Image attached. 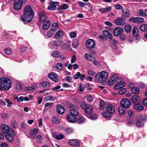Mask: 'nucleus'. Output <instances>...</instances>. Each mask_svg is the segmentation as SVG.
Instances as JSON below:
<instances>
[{"instance_id": "nucleus-1", "label": "nucleus", "mask_w": 147, "mask_h": 147, "mask_svg": "<svg viewBox=\"0 0 147 147\" xmlns=\"http://www.w3.org/2000/svg\"><path fill=\"white\" fill-rule=\"evenodd\" d=\"M34 16V13L31 7L28 5L25 7L23 11V14L21 16L22 20L24 24L30 22Z\"/></svg>"}, {"instance_id": "nucleus-2", "label": "nucleus", "mask_w": 147, "mask_h": 147, "mask_svg": "<svg viewBox=\"0 0 147 147\" xmlns=\"http://www.w3.org/2000/svg\"><path fill=\"white\" fill-rule=\"evenodd\" d=\"M12 82L9 78L2 77L0 78V86L6 90H9L11 87Z\"/></svg>"}, {"instance_id": "nucleus-3", "label": "nucleus", "mask_w": 147, "mask_h": 147, "mask_svg": "<svg viewBox=\"0 0 147 147\" xmlns=\"http://www.w3.org/2000/svg\"><path fill=\"white\" fill-rule=\"evenodd\" d=\"M107 113L105 112H102V115L105 117H109L111 115L114 113L115 107L114 106L111 104H109L108 105L106 108Z\"/></svg>"}, {"instance_id": "nucleus-4", "label": "nucleus", "mask_w": 147, "mask_h": 147, "mask_svg": "<svg viewBox=\"0 0 147 147\" xmlns=\"http://www.w3.org/2000/svg\"><path fill=\"white\" fill-rule=\"evenodd\" d=\"M1 128L2 132L5 135L13 131L11 127L4 124L1 125Z\"/></svg>"}, {"instance_id": "nucleus-5", "label": "nucleus", "mask_w": 147, "mask_h": 147, "mask_svg": "<svg viewBox=\"0 0 147 147\" xmlns=\"http://www.w3.org/2000/svg\"><path fill=\"white\" fill-rule=\"evenodd\" d=\"M62 41L60 40L51 41L48 45L51 49H56L62 44Z\"/></svg>"}, {"instance_id": "nucleus-6", "label": "nucleus", "mask_w": 147, "mask_h": 147, "mask_svg": "<svg viewBox=\"0 0 147 147\" xmlns=\"http://www.w3.org/2000/svg\"><path fill=\"white\" fill-rule=\"evenodd\" d=\"M23 4L22 0H15L13 3V8L16 10H20Z\"/></svg>"}, {"instance_id": "nucleus-7", "label": "nucleus", "mask_w": 147, "mask_h": 147, "mask_svg": "<svg viewBox=\"0 0 147 147\" xmlns=\"http://www.w3.org/2000/svg\"><path fill=\"white\" fill-rule=\"evenodd\" d=\"M120 104L122 107L126 108H128L131 105V103L130 101L126 98L122 99L120 102Z\"/></svg>"}, {"instance_id": "nucleus-8", "label": "nucleus", "mask_w": 147, "mask_h": 147, "mask_svg": "<svg viewBox=\"0 0 147 147\" xmlns=\"http://www.w3.org/2000/svg\"><path fill=\"white\" fill-rule=\"evenodd\" d=\"M59 3L58 2L50 1L49 2V5L47 7V9L50 11H54L56 9L57 6Z\"/></svg>"}, {"instance_id": "nucleus-9", "label": "nucleus", "mask_w": 147, "mask_h": 147, "mask_svg": "<svg viewBox=\"0 0 147 147\" xmlns=\"http://www.w3.org/2000/svg\"><path fill=\"white\" fill-rule=\"evenodd\" d=\"M69 107L70 108H72L70 111L71 115L76 116L78 115V112L77 110L78 107L77 106L74 105L71 103L69 104Z\"/></svg>"}, {"instance_id": "nucleus-10", "label": "nucleus", "mask_w": 147, "mask_h": 147, "mask_svg": "<svg viewBox=\"0 0 147 147\" xmlns=\"http://www.w3.org/2000/svg\"><path fill=\"white\" fill-rule=\"evenodd\" d=\"M95 42L92 39H89L86 42L87 48L88 49H90L94 48L95 46Z\"/></svg>"}, {"instance_id": "nucleus-11", "label": "nucleus", "mask_w": 147, "mask_h": 147, "mask_svg": "<svg viewBox=\"0 0 147 147\" xmlns=\"http://www.w3.org/2000/svg\"><path fill=\"white\" fill-rule=\"evenodd\" d=\"M15 135V134L14 131H13L10 133L5 135V137L7 141L11 142L13 141Z\"/></svg>"}, {"instance_id": "nucleus-12", "label": "nucleus", "mask_w": 147, "mask_h": 147, "mask_svg": "<svg viewBox=\"0 0 147 147\" xmlns=\"http://www.w3.org/2000/svg\"><path fill=\"white\" fill-rule=\"evenodd\" d=\"M47 18L45 12L44 11H41L39 13V20L40 22H43L46 21Z\"/></svg>"}, {"instance_id": "nucleus-13", "label": "nucleus", "mask_w": 147, "mask_h": 147, "mask_svg": "<svg viewBox=\"0 0 147 147\" xmlns=\"http://www.w3.org/2000/svg\"><path fill=\"white\" fill-rule=\"evenodd\" d=\"M118 78L117 76L116 75H113L107 82V84L109 85H112L116 82Z\"/></svg>"}, {"instance_id": "nucleus-14", "label": "nucleus", "mask_w": 147, "mask_h": 147, "mask_svg": "<svg viewBox=\"0 0 147 147\" xmlns=\"http://www.w3.org/2000/svg\"><path fill=\"white\" fill-rule=\"evenodd\" d=\"M57 75L55 73L52 72L49 74L48 76L49 78L53 82H57L58 81Z\"/></svg>"}, {"instance_id": "nucleus-15", "label": "nucleus", "mask_w": 147, "mask_h": 147, "mask_svg": "<svg viewBox=\"0 0 147 147\" xmlns=\"http://www.w3.org/2000/svg\"><path fill=\"white\" fill-rule=\"evenodd\" d=\"M95 79L97 82L99 83H104L106 81L105 79L103 78L98 73L96 75Z\"/></svg>"}, {"instance_id": "nucleus-16", "label": "nucleus", "mask_w": 147, "mask_h": 147, "mask_svg": "<svg viewBox=\"0 0 147 147\" xmlns=\"http://www.w3.org/2000/svg\"><path fill=\"white\" fill-rule=\"evenodd\" d=\"M115 24L117 25H123L125 23V20L123 18L119 17L115 20Z\"/></svg>"}, {"instance_id": "nucleus-17", "label": "nucleus", "mask_w": 147, "mask_h": 147, "mask_svg": "<svg viewBox=\"0 0 147 147\" xmlns=\"http://www.w3.org/2000/svg\"><path fill=\"white\" fill-rule=\"evenodd\" d=\"M123 30L122 28L118 27L115 28L113 31V35L115 36H118L122 33Z\"/></svg>"}, {"instance_id": "nucleus-18", "label": "nucleus", "mask_w": 147, "mask_h": 147, "mask_svg": "<svg viewBox=\"0 0 147 147\" xmlns=\"http://www.w3.org/2000/svg\"><path fill=\"white\" fill-rule=\"evenodd\" d=\"M132 34L134 36L137 37V39H140V37L138 36L139 34V30L137 27L136 26L134 27L132 30Z\"/></svg>"}, {"instance_id": "nucleus-19", "label": "nucleus", "mask_w": 147, "mask_h": 147, "mask_svg": "<svg viewBox=\"0 0 147 147\" xmlns=\"http://www.w3.org/2000/svg\"><path fill=\"white\" fill-rule=\"evenodd\" d=\"M69 143L70 145L74 146H77L80 144V142L78 140L75 139L69 140Z\"/></svg>"}, {"instance_id": "nucleus-20", "label": "nucleus", "mask_w": 147, "mask_h": 147, "mask_svg": "<svg viewBox=\"0 0 147 147\" xmlns=\"http://www.w3.org/2000/svg\"><path fill=\"white\" fill-rule=\"evenodd\" d=\"M67 119L69 122L71 123H74L76 122V116L71 115H67Z\"/></svg>"}, {"instance_id": "nucleus-21", "label": "nucleus", "mask_w": 147, "mask_h": 147, "mask_svg": "<svg viewBox=\"0 0 147 147\" xmlns=\"http://www.w3.org/2000/svg\"><path fill=\"white\" fill-rule=\"evenodd\" d=\"M125 84L126 83L125 82H120L119 83L115 85L114 86V88L115 89H119L124 87Z\"/></svg>"}, {"instance_id": "nucleus-22", "label": "nucleus", "mask_w": 147, "mask_h": 147, "mask_svg": "<svg viewBox=\"0 0 147 147\" xmlns=\"http://www.w3.org/2000/svg\"><path fill=\"white\" fill-rule=\"evenodd\" d=\"M93 111V108L91 105H88L85 109V112L87 114L91 113Z\"/></svg>"}, {"instance_id": "nucleus-23", "label": "nucleus", "mask_w": 147, "mask_h": 147, "mask_svg": "<svg viewBox=\"0 0 147 147\" xmlns=\"http://www.w3.org/2000/svg\"><path fill=\"white\" fill-rule=\"evenodd\" d=\"M85 78V77L84 75L81 74L79 72H77V74L75 75L74 76V78L76 79H78L79 78L81 80H83Z\"/></svg>"}, {"instance_id": "nucleus-24", "label": "nucleus", "mask_w": 147, "mask_h": 147, "mask_svg": "<svg viewBox=\"0 0 147 147\" xmlns=\"http://www.w3.org/2000/svg\"><path fill=\"white\" fill-rule=\"evenodd\" d=\"M140 97L138 95L134 96L131 98L132 102L135 104L138 102L140 101Z\"/></svg>"}, {"instance_id": "nucleus-25", "label": "nucleus", "mask_w": 147, "mask_h": 147, "mask_svg": "<svg viewBox=\"0 0 147 147\" xmlns=\"http://www.w3.org/2000/svg\"><path fill=\"white\" fill-rule=\"evenodd\" d=\"M57 111L58 113L62 114L64 112L65 109L63 106L60 105L57 106Z\"/></svg>"}, {"instance_id": "nucleus-26", "label": "nucleus", "mask_w": 147, "mask_h": 147, "mask_svg": "<svg viewBox=\"0 0 147 147\" xmlns=\"http://www.w3.org/2000/svg\"><path fill=\"white\" fill-rule=\"evenodd\" d=\"M44 23L42 25L43 28L44 30H47L49 27L50 25V22L49 20L44 22Z\"/></svg>"}, {"instance_id": "nucleus-27", "label": "nucleus", "mask_w": 147, "mask_h": 147, "mask_svg": "<svg viewBox=\"0 0 147 147\" xmlns=\"http://www.w3.org/2000/svg\"><path fill=\"white\" fill-rule=\"evenodd\" d=\"M130 13L129 10L127 9L122 11V16L125 18H128L129 16Z\"/></svg>"}, {"instance_id": "nucleus-28", "label": "nucleus", "mask_w": 147, "mask_h": 147, "mask_svg": "<svg viewBox=\"0 0 147 147\" xmlns=\"http://www.w3.org/2000/svg\"><path fill=\"white\" fill-rule=\"evenodd\" d=\"M84 57L87 60L91 61L94 59L93 56L89 53H86L84 55Z\"/></svg>"}, {"instance_id": "nucleus-29", "label": "nucleus", "mask_w": 147, "mask_h": 147, "mask_svg": "<svg viewBox=\"0 0 147 147\" xmlns=\"http://www.w3.org/2000/svg\"><path fill=\"white\" fill-rule=\"evenodd\" d=\"M98 73H100V74L101 76L102 77L103 79L104 78L105 79L106 81L107 80L108 76V74L107 71H103L98 72Z\"/></svg>"}, {"instance_id": "nucleus-30", "label": "nucleus", "mask_w": 147, "mask_h": 147, "mask_svg": "<svg viewBox=\"0 0 147 147\" xmlns=\"http://www.w3.org/2000/svg\"><path fill=\"white\" fill-rule=\"evenodd\" d=\"M102 33L105 36L108 38L110 39H112V35L109 32L106 30H104L102 31Z\"/></svg>"}, {"instance_id": "nucleus-31", "label": "nucleus", "mask_w": 147, "mask_h": 147, "mask_svg": "<svg viewBox=\"0 0 147 147\" xmlns=\"http://www.w3.org/2000/svg\"><path fill=\"white\" fill-rule=\"evenodd\" d=\"M136 125L138 127H142L144 125V122L141 119H138L136 122Z\"/></svg>"}, {"instance_id": "nucleus-32", "label": "nucleus", "mask_w": 147, "mask_h": 147, "mask_svg": "<svg viewBox=\"0 0 147 147\" xmlns=\"http://www.w3.org/2000/svg\"><path fill=\"white\" fill-rule=\"evenodd\" d=\"M134 108L136 110L141 111L143 109L144 107L139 104H137L134 105Z\"/></svg>"}, {"instance_id": "nucleus-33", "label": "nucleus", "mask_w": 147, "mask_h": 147, "mask_svg": "<svg viewBox=\"0 0 147 147\" xmlns=\"http://www.w3.org/2000/svg\"><path fill=\"white\" fill-rule=\"evenodd\" d=\"M57 98V97L56 96H49L46 97L45 99L46 101L51 100L54 101Z\"/></svg>"}, {"instance_id": "nucleus-34", "label": "nucleus", "mask_w": 147, "mask_h": 147, "mask_svg": "<svg viewBox=\"0 0 147 147\" xmlns=\"http://www.w3.org/2000/svg\"><path fill=\"white\" fill-rule=\"evenodd\" d=\"M132 92L134 94H138L140 92L139 89L137 87H133L131 88Z\"/></svg>"}, {"instance_id": "nucleus-35", "label": "nucleus", "mask_w": 147, "mask_h": 147, "mask_svg": "<svg viewBox=\"0 0 147 147\" xmlns=\"http://www.w3.org/2000/svg\"><path fill=\"white\" fill-rule=\"evenodd\" d=\"M118 112L121 115H124L125 114V110L124 107L121 106L119 107L118 109Z\"/></svg>"}, {"instance_id": "nucleus-36", "label": "nucleus", "mask_w": 147, "mask_h": 147, "mask_svg": "<svg viewBox=\"0 0 147 147\" xmlns=\"http://www.w3.org/2000/svg\"><path fill=\"white\" fill-rule=\"evenodd\" d=\"M63 35V32L60 30L57 32L55 35V37L56 38L62 37Z\"/></svg>"}, {"instance_id": "nucleus-37", "label": "nucleus", "mask_w": 147, "mask_h": 147, "mask_svg": "<svg viewBox=\"0 0 147 147\" xmlns=\"http://www.w3.org/2000/svg\"><path fill=\"white\" fill-rule=\"evenodd\" d=\"M63 65L62 63H58L56 65V68L60 71L62 70L63 69Z\"/></svg>"}, {"instance_id": "nucleus-38", "label": "nucleus", "mask_w": 147, "mask_h": 147, "mask_svg": "<svg viewBox=\"0 0 147 147\" xmlns=\"http://www.w3.org/2000/svg\"><path fill=\"white\" fill-rule=\"evenodd\" d=\"M111 9V7H108L106 8H100L99 9V11L102 13H105L110 11Z\"/></svg>"}, {"instance_id": "nucleus-39", "label": "nucleus", "mask_w": 147, "mask_h": 147, "mask_svg": "<svg viewBox=\"0 0 147 147\" xmlns=\"http://www.w3.org/2000/svg\"><path fill=\"white\" fill-rule=\"evenodd\" d=\"M58 28V26L57 23L56 22H54L53 23L51 29L55 32V31Z\"/></svg>"}, {"instance_id": "nucleus-40", "label": "nucleus", "mask_w": 147, "mask_h": 147, "mask_svg": "<svg viewBox=\"0 0 147 147\" xmlns=\"http://www.w3.org/2000/svg\"><path fill=\"white\" fill-rule=\"evenodd\" d=\"M140 30L143 32L147 30V25L145 24H142L140 27Z\"/></svg>"}, {"instance_id": "nucleus-41", "label": "nucleus", "mask_w": 147, "mask_h": 147, "mask_svg": "<svg viewBox=\"0 0 147 147\" xmlns=\"http://www.w3.org/2000/svg\"><path fill=\"white\" fill-rule=\"evenodd\" d=\"M55 32L51 29H50L47 32V36L49 38L51 37L55 33Z\"/></svg>"}, {"instance_id": "nucleus-42", "label": "nucleus", "mask_w": 147, "mask_h": 147, "mask_svg": "<svg viewBox=\"0 0 147 147\" xmlns=\"http://www.w3.org/2000/svg\"><path fill=\"white\" fill-rule=\"evenodd\" d=\"M131 30V27L130 25H127L125 27V30L127 32H130Z\"/></svg>"}, {"instance_id": "nucleus-43", "label": "nucleus", "mask_w": 147, "mask_h": 147, "mask_svg": "<svg viewBox=\"0 0 147 147\" xmlns=\"http://www.w3.org/2000/svg\"><path fill=\"white\" fill-rule=\"evenodd\" d=\"M127 91V90L125 88H123L121 89L118 91V93L121 95L125 94Z\"/></svg>"}, {"instance_id": "nucleus-44", "label": "nucleus", "mask_w": 147, "mask_h": 147, "mask_svg": "<svg viewBox=\"0 0 147 147\" xmlns=\"http://www.w3.org/2000/svg\"><path fill=\"white\" fill-rule=\"evenodd\" d=\"M85 121V119L83 117H80L78 120V123L79 124L82 123Z\"/></svg>"}, {"instance_id": "nucleus-45", "label": "nucleus", "mask_w": 147, "mask_h": 147, "mask_svg": "<svg viewBox=\"0 0 147 147\" xmlns=\"http://www.w3.org/2000/svg\"><path fill=\"white\" fill-rule=\"evenodd\" d=\"M59 55V53L57 51H54L52 54V56L53 57L55 58L57 57Z\"/></svg>"}, {"instance_id": "nucleus-46", "label": "nucleus", "mask_w": 147, "mask_h": 147, "mask_svg": "<svg viewBox=\"0 0 147 147\" xmlns=\"http://www.w3.org/2000/svg\"><path fill=\"white\" fill-rule=\"evenodd\" d=\"M138 13L139 15L141 16H144V12L142 9H139L138 12Z\"/></svg>"}, {"instance_id": "nucleus-47", "label": "nucleus", "mask_w": 147, "mask_h": 147, "mask_svg": "<svg viewBox=\"0 0 147 147\" xmlns=\"http://www.w3.org/2000/svg\"><path fill=\"white\" fill-rule=\"evenodd\" d=\"M42 85L44 87L46 88L49 87L50 86V83L47 82H43L42 83Z\"/></svg>"}, {"instance_id": "nucleus-48", "label": "nucleus", "mask_w": 147, "mask_h": 147, "mask_svg": "<svg viewBox=\"0 0 147 147\" xmlns=\"http://www.w3.org/2000/svg\"><path fill=\"white\" fill-rule=\"evenodd\" d=\"M104 104L105 102L103 100H101L100 103V106L99 108L100 109L102 110L104 109L105 108Z\"/></svg>"}, {"instance_id": "nucleus-49", "label": "nucleus", "mask_w": 147, "mask_h": 147, "mask_svg": "<svg viewBox=\"0 0 147 147\" xmlns=\"http://www.w3.org/2000/svg\"><path fill=\"white\" fill-rule=\"evenodd\" d=\"M35 90V88L34 87H28L25 88V90L28 92H30L31 91L34 90Z\"/></svg>"}, {"instance_id": "nucleus-50", "label": "nucleus", "mask_w": 147, "mask_h": 147, "mask_svg": "<svg viewBox=\"0 0 147 147\" xmlns=\"http://www.w3.org/2000/svg\"><path fill=\"white\" fill-rule=\"evenodd\" d=\"M59 122V120L56 116H53L52 118V122L53 123H57Z\"/></svg>"}, {"instance_id": "nucleus-51", "label": "nucleus", "mask_w": 147, "mask_h": 147, "mask_svg": "<svg viewBox=\"0 0 147 147\" xmlns=\"http://www.w3.org/2000/svg\"><path fill=\"white\" fill-rule=\"evenodd\" d=\"M140 118L139 119H141L144 122L147 119L146 117L143 115H140Z\"/></svg>"}, {"instance_id": "nucleus-52", "label": "nucleus", "mask_w": 147, "mask_h": 147, "mask_svg": "<svg viewBox=\"0 0 147 147\" xmlns=\"http://www.w3.org/2000/svg\"><path fill=\"white\" fill-rule=\"evenodd\" d=\"M138 17L131 18L129 20L131 22L135 23H138Z\"/></svg>"}, {"instance_id": "nucleus-53", "label": "nucleus", "mask_w": 147, "mask_h": 147, "mask_svg": "<svg viewBox=\"0 0 147 147\" xmlns=\"http://www.w3.org/2000/svg\"><path fill=\"white\" fill-rule=\"evenodd\" d=\"M15 98L17 100L18 102H19L22 101L24 100V97L23 96H21L19 98L17 96H16L15 97Z\"/></svg>"}, {"instance_id": "nucleus-54", "label": "nucleus", "mask_w": 147, "mask_h": 147, "mask_svg": "<svg viewBox=\"0 0 147 147\" xmlns=\"http://www.w3.org/2000/svg\"><path fill=\"white\" fill-rule=\"evenodd\" d=\"M65 131L66 134H71L73 132L72 129L70 128H68L65 129Z\"/></svg>"}, {"instance_id": "nucleus-55", "label": "nucleus", "mask_w": 147, "mask_h": 147, "mask_svg": "<svg viewBox=\"0 0 147 147\" xmlns=\"http://www.w3.org/2000/svg\"><path fill=\"white\" fill-rule=\"evenodd\" d=\"M5 52L7 54L10 55L12 51L9 48H7L5 50Z\"/></svg>"}, {"instance_id": "nucleus-56", "label": "nucleus", "mask_w": 147, "mask_h": 147, "mask_svg": "<svg viewBox=\"0 0 147 147\" xmlns=\"http://www.w3.org/2000/svg\"><path fill=\"white\" fill-rule=\"evenodd\" d=\"M91 61L92 62L93 64L95 65H98L100 64L99 62L96 60L95 57H94V59H92V61Z\"/></svg>"}, {"instance_id": "nucleus-57", "label": "nucleus", "mask_w": 147, "mask_h": 147, "mask_svg": "<svg viewBox=\"0 0 147 147\" xmlns=\"http://www.w3.org/2000/svg\"><path fill=\"white\" fill-rule=\"evenodd\" d=\"M87 101L89 102H91L93 100V98L91 95H88L86 96Z\"/></svg>"}, {"instance_id": "nucleus-58", "label": "nucleus", "mask_w": 147, "mask_h": 147, "mask_svg": "<svg viewBox=\"0 0 147 147\" xmlns=\"http://www.w3.org/2000/svg\"><path fill=\"white\" fill-rule=\"evenodd\" d=\"M68 8V5L66 4H64L62 5L60 7L61 9H65Z\"/></svg>"}, {"instance_id": "nucleus-59", "label": "nucleus", "mask_w": 147, "mask_h": 147, "mask_svg": "<svg viewBox=\"0 0 147 147\" xmlns=\"http://www.w3.org/2000/svg\"><path fill=\"white\" fill-rule=\"evenodd\" d=\"M64 138L63 135L62 134H60L57 136L55 137V138L57 140H60L63 139Z\"/></svg>"}, {"instance_id": "nucleus-60", "label": "nucleus", "mask_w": 147, "mask_h": 147, "mask_svg": "<svg viewBox=\"0 0 147 147\" xmlns=\"http://www.w3.org/2000/svg\"><path fill=\"white\" fill-rule=\"evenodd\" d=\"M80 105L82 108L84 109L85 110V109L87 107V106L88 105H86L85 103L82 102L80 103Z\"/></svg>"}, {"instance_id": "nucleus-61", "label": "nucleus", "mask_w": 147, "mask_h": 147, "mask_svg": "<svg viewBox=\"0 0 147 147\" xmlns=\"http://www.w3.org/2000/svg\"><path fill=\"white\" fill-rule=\"evenodd\" d=\"M127 114L130 117H133L134 115V113L133 111L129 110L127 112Z\"/></svg>"}, {"instance_id": "nucleus-62", "label": "nucleus", "mask_w": 147, "mask_h": 147, "mask_svg": "<svg viewBox=\"0 0 147 147\" xmlns=\"http://www.w3.org/2000/svg\"><path fill=\"white\" fill-rule=\"evenodd\" d=\"M70 36L71 38H74L76 36V34L75 32H70Z\"/></svg>"}, {"instance_id": "nucleus-63", "label": "nucleus", "mask_w": 147, "mask_h": 147, "mask_svg": "<svg viewBox=\"0 0 147 147\" xmlns=\"http://www.w3.org/2000/svg\"><path fill=\"white\" fill-rule=\"evenodd\" d=\"M53 103L50 102H47L44 105L45 107H48L49 108L51 107L53 105Z\"/></svg>"}, {"instance_id": "nucleus-64", "label": "nucleus", "mask_w": 147, "mask_h": 147, "mask_svg": "<svg viewBox=\"0 0 147 147\" xmlns=\"http://www.w3.org/2000/svg\"><path fill=\"white\" fill-rule=\"evenodd\" d=\"M88 72L89 75L91 76H93L95 74V72L94 71L90 70H88Z\"/></svg>"}]
</instances>
